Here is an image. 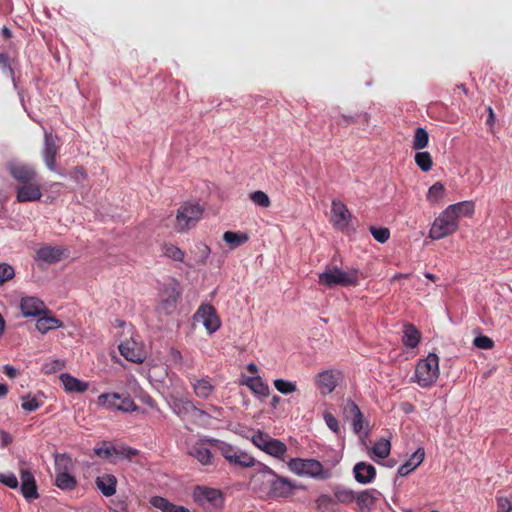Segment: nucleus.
<instances>
[{"label": "nucleus", "mask_w": 512, "mask_h": 512, "mask_svg": "<svg viewBox=\"0 0 512 512\" xmlns=\"http://www.w3.org/2000/svg\"><path fill=\"white\" fill-rule=\"evenodd\" d=\"M210 441L215 444V447L220 451L221 455L230 463L241 467H254L255 470L261 473L263 477L276 478L275 480H287L286 478L278 477L268 466L257 462L245 451L217 439H212Z\"/></svg>", "instance_id": "f257e3e1"}, {"label": "nucleus", "mask_w": 512, "mask_h": 512, "mask_svg": "<svg viewBox=\"0 0 512 512\" xmlns=\"http://www.w3.org/2000/svg\"><path fill=\"white\" fill-rule=\"evenodd\" d=\"M439 376V357L435 353H429L424 359H420L415 368L412 381L422 388L431 387Z\"/></svg>", "instance_id": "f03ea898"}, {"label": "nucleus", "mask_w": 512, "mask_h": 512, "mask_svg": "<svg viewBox=\"0 0 512 512\" xmlns=\"http://www.w3.org/2000/svg\"><path fill=\"white\" fill-rule=\"evenodd\" d=\"M289 469L300 477L330 478L333 475L316 459L294 458L288 462Z\"/></svg>", "instance_id": "7ed1b4c3"}, {"label": "nucleus", "mask_w": 512, "mask_h": 512, "mask_svg": "<svg viewBox=\"0 0 512 512\" xmlns=\"http://www.w3.org/2000/svg\"><path fill=\"white\" fill-rule=\"evenodd\" d=\"M358 282L359 277L356 270L346 272L337 266L328 267L319 274V283L328 288L334 286H355Z\"/></svg>", "instance_id": "20e7f679"}, {"label": "nucleus", "mask_w": 512, "mask_h": 512, "mask_svg": "<svg viewBox=\"0 0 512 512\" xmlns=\"http://www.w3.org/2000/svg\"><path fill=\"white\" fill-rule=\"evenodd\" d=\"M94 453L99 458L110 463H117L122 460H130L137 454V450L124 445L112 444L103 441L94 448Z\"/></svg>", "instance_id": "39448f33"}, {"label": "nucleus", "mask_w": 512, "mask_h": 512, "mask_svg": "<svg viewBox=\"0 0 512 512\" xmlns=\"http://www.w3.org/2000/svg\"><path fill=\"white\" fill-rule=\"evenodd\" d=\"M195 503L208 511H220L224 505L223 493L216 488L196 486L193 491Z\"/></svg>", "instance_id": "423d86ee"}, {"label": "nucleus", "mask_w": 512, "mask_h": 512, "mask_svg": "<svg viewBox=\"0 0 512 512\" xmlns=\"http://www.w3.org/2000/svg\"><path fill=\"white\" fill-rule=\"evenodd\" d=\"M97 404L109 410L130 413L138 410V406L128 393H102L97 398Z\"/></svg>", "instance_id": "0eeeda50"}, {"label": "nucleus", "mask_w": 512, "mask_h": 512, "mask_svg": "<svg viewBox=\"0 0 512 512\" xmlns=\"http://www.w3.org/2000/svg\"><path fill=\"white\" fill-rule=\"evenodd\" d=\"M202 213L203 209L198 203H184L177 211L175 230L183 233L191 229L201 219Z\"/></svg>", "instance_id": "6e6552de"}, {"label": "nucleus", "mask_w": 512, "mask_h": 512, "mask_svg": "<svg viewBox=\"0 0 512 512\" xmlns=\"http://www.w3.org/2000/svg\"><path fill=\"white\" fill-rule=\"evenodd\" d=\"M181 294L182 289L180 283L176 279H170L164 284L160 293V301L157 306V311L165 315L172 314Z\"/></svg>", "instance_id": "1a4fd4ad"}, {"label": "nucleus", "mask_w": 512, "mask_h": 512, "mask_svg": "<svg viewBox=\"0 0 512 512\" xmlns=\"http://www.w3.org/2000/svg\"><path fill=\"white\" fill-rule=\"evenodd\" d=\"M251 441L260 450L279 459H282L287 451V446L284 442L272 438L260 430L252 436Z\"/></svg>", "instance_id": "9d476101"}, {"label": "nucleus", "mask_w": 512, "mask_h": 512, "mask_svg": "<svg viewBox=\"0 0 512 512\" xmlns=\"http://www.w3.org/2000/svg\"><path fill=\"white\" fill-rule=\"evenodd\" d=\"M169 407L179 418L185 420L189 417H194L195 420H202V418H209V414L196 407L191 400L183 398H171L168 402Z\"/></svg>", "instance_id": "9b49d317"}, {"label": "nucleus", "mask_w": 512, "mask_h": 512, "mask_svg": "<svg viewBox=\"0 0 512 512\" xmlns=\"http://www.w3.org/2000/svg\"><path fill=\"white\" fill-rule=\"evenodd\" d=\"M458 229V222L455 216H452L444 210L433 222L429 231V236L433 240L442 239Z\"/></svg>", "instance_id": "f8f14e48"}, {"label": "nucleus", "mask_w": 512, "mask_h": 512, "mask_svg": "<svg viewBox=\"0 0 512 512\" xmlns=\"http://www.w3.org/2000/svg\"><path fill=\"white\" fill-rule=\"evenodd\" d=\"M6 169L19 185L37 180L38 174L34 165L13 159L6 163Z\"/></svg>", "instance_id": "ddd939ff"}, {"label": "nucleus", "mask_w": 512, "mask_h": 512, "mask_svg": "<svg viewBox=\"0 0 512 512\" xmlns=\"http://www.w3.org/2000/svg\"><path fill=\"white\" fill-rule=\"evenodd\" d=\"M268 489L261 493L262 499L286 498L293 494L296 489H306L304 485H295L294 482H261Z\"/></svg>", "instance_id": "4468645a"}, {"label": "nucleus", "mask_w": 512, "mask_h": 512, "mask_svg": "<svg viewBox=\"0 0 512 512\" xmlns=\"http://www.w3.org/2000/svg\"><path fill=\"white\" fill-rule=\"evenodd\" d=\"M57 141L58 137L56 135H53L51 132L45 131L42 157L46 167L53 172L57 171L56 156L59 151V145Z\"/></svg>", "instance_id": "2eb2a0df"}, {"label": "nucleus", "mask_w": 512, "mask_h": 512, "mask_svg": "<svg viewBox=\"0 0 512 512\" xmlns=\"http://www.w3.org/2000/svg\"><path fill=\"white\" fill-rule=\"evenodd\" d=\"M352 219V214L347 206L340 200H332L331 203V222L333 226L341 231L348 229Z\"/></svg>", "instance_id": "dca6fc26"}, {"label": "nucleus", "mask_w": 512, "mask_h": 512, "mask_svg": "<svg viewBox=\"0 0 512 512\" xmlns=\"http://www.w3.org/2000/svg\"><path fill=\"white\" fill-rule=\"evenodd\" d=\"M194 318L203 324L209 334L216 332L221 325L215 308L210 304H202L196 311Z\"/></svg>", "instance_id": "f3484780"}, {"label": "nucleus", "mask_w": 512, "mask_h": 512, "mask_svg": "<svg viewBox=\"0 0 512 512\" xmlns=\"http://www.w3.org/2000/svg\"><path fill=\"white\" fill-rule=\"evenodd\" d=\"M343 415L351 421L352 430L360 435L364 430V416L359 406L351 399L346 400L343 406Z\"/></svg>", "instance_id": "a211bd4d"}, {"label": "nucleus", "mask_w": 512, "mask_h": 512, "mask_svg": "<svg viewBox=\"0 0 512 512\" xmlns=\"http://www.w3.org/2000/svg\"><path fill=\"white\" fill-rule=\"evenodd\" d=\"M42 195L41 186L37 180L16 186V200L19 203L39 201Z\"/></svg>", "instance_id": "6ab92c4d"}, {"label": "nucleus", "mask_w": 512, "mask_h": 512, "mask_svg": "<svg viewBox=\"0 0 512 512\" xmlns=\"http://www.w3.org/2000/svg\"><path fill=\"white\" fill-rule=\"evenodd\" d=\"M315 383L322 395H328L338 384V374L332 370L322 371L316 375Z\"/></svg>", "instance_id": "aec40b11"}, {"label": "nucleus", "mask_w": 512, "mask_h": 512, "mask_svg": "<svg viewBox=\"0 0 512 512\" xmlns=\"http://www.w3.org/2000/svg\"><path fill=\"white\" fill-rule=\"evenodd\" d=\"M63 255V248L45 245L37 250L35 260L50 265L60 262Z\"/></svg>", "instance_id": "412c9836"}, {"label": "nucleus", "mask_w": 512, "mask_h": 512, "mask_svg": "<svg viewBox=\"0 0 512 512\" xmlns=\"http://www.w3.org/2000/svg\"><path fill=\"white\" fill-rule=\"evenodd\" d=\"M73 461L67 454H55V469L57 476L55 480H75L72 475Z\"/></svg>", "instance_id": "4be33fe9"}, {"label": "nucleus", "mask_w": 512, "mask_h": 512, "mask_svg": "<svg viewBox=\"0 0 512 512\" xmlns=\"http://www.w3.org/2000/svg\"><path fill=\"white\" fill-rule=\"evenodd\" d=\"M20 308L25 317L39 316L46 310L45 303L41 299L33 296L22 298Z\"/></svg>", "instance_id": "5701e85b"}, {"label": "nucleus", "mask_w": 512, "mask_h": 512, "mask_svg": "<svg viewBox=\"0 0 512 512\" xmlns=\"http://www.w3.org/2000/svg\"><path fill=\"white\" fill-rule=\"evenodd\" d=\"M425 458V451L423 448H418L415 452L411 454L408 460H406L397 471L398 476L406 477L412 471H414Z\"/></svg>", "instance_id": "b1692460"}, {"label": "nucleus", "mask_w": 512, "mask_h": 512, "mask_svg": "<svg viewBox=\"0 0 512 512\" xmlns=\"http://www.w3.org/2000/svg\"><path fill=\"white\" fill-rule=\"evenodd\" d=\"M210 440L211 439L201 440L189 448V455L197 459L203 465L210 464L212 460L211 451L206 446L207 442L215 446Z\"/></svg>", "instance_id": "393cba45"}, {"label": "nucleus", "mask_w": 512, "mask_h": 512, "mask_svg": "<svg viewBox=\"0 0 512 512\" xmlns=\"http://www.w3.org/2000/svg\"><path fill=\"white\" fill-rule=\"evenodd\" d=\"M190 384L193 388L194 394L202 399H207L214 391L215 387L209 377L204 378H190Z\"/></svg>", "instance_id": "a878e982"}, {"label": "nucleus", "mask_w": 512, "mask_h": 512, "mask_svg": "<svg viewBox=\"0 0 512 512\" xmlns=\"http://www.w3.org/2000/svg\"><path fill=\"white\" fill-rule=\"evenodd\" d=\"M60 380L64 386V389L69 393H83L88 389V383L83 382L69 373H62Z\"/></svg>", "instance_id": "bb28decb"}, {"label": "nucleus", "mask_w": 512, "mask_h": 512, "mask_svg": "<svg viewBox=\"0 0 512 512\" xmlns=\"http://www.w3.org/2000/svg\"><path fill=\"white\" fill-rule=\"evenodd\" d=\"M120 354L128 361L134 363H141L143 361V355L141 351L136 347V343L124 342L119 345Z\"/></svg>", "instance_id": "cd10ccee"}, {"label": "nucleus", "mask_w": 512, "mask_h": 512, "mask_svg": "<svg viewBox=\"0 0 512 512\" xmlns=\"http://www.w3.org/2000/svg\"><path fill=\"white\" fill-rule=\"evenodd\" d=\"M421 333L413 324H405L403 328L402 342L406 347L415 348L419 344Z\"/></svg>", "instance_id": "c85d7f7f"}, {"label": "nucleus", "mask_w": 512, "mask_h": 512, "mask_svg": "<svg viewBox=\"0 0 512 512\" xmlns=\"http://www.w3.org/2000/svg\"><path fill=\"white\" fill-rule=\"evenodd\" d=\"M452 216H455V219H458L461 216H471L474 212V203L472 201H463L456 204H452L445 209Z\"/></svg>", "instance_id": "c756f323"}, {"label": "nucleus", "mask_w": 512, "mask_h": 512, "mask_svg": "<svg viewBox=\"0 0 512 512\" xmlns=\"http://www.w3.org/2000/svg\"><path fill=\"white\" fill-rule=\"evenodd\" d=\"M150 503L153 507L161 510L162 512H190L189 509L184 506H178L169 502L166 498L160 496H154L150 499Z\"/></svg>", "instance_id": "7c9ffc66"}, {"label": "nucleus", "mask_w": 512, "mask_h": 512, "mask_svg": "<svg viewBox=\"0 0 512 512\" xmlns=\"http://www.w3.org/2000/svg\"><path fill=\"white\" fill-rule=\"evenodd\" d=\"M355 480H373L376 477V469L372 464L358 462L353 468Z\"/></svg>", "instance_id": "2f4dec72"}, {"label": "nucleus", "mask_w": 512, "mask_h": 512, "mask_svg": "<svg viewBox=\"0 0 512 512\" xmlns=\"http://www.w3.org/2000/svg\"><path fill=\"white\" fill-rule=\"evenodd\" d=\"M370 116L366 112L356 113L354 115H346L340 114L336 119L335 123L341 126H348L352 123L361 122L363 124H367L369 122Z\"/></svg>", "instance_id": "473e14b6"}, {"label": "nucleus", "mask_w": 512, "mask_h": 512, "mask_svg": "<svg viewBox=\"0 0 512 512\" xmlns=\"http://www.w3.org/2000/svg\"><path fill=\"white\" fill-rule=\"evenodd\" d=\"M246 385L253 391V393L261 397H267L270 393L269 386L264 383L259 376L248 378Z\"/></svg>", "instance_id": "72a5a7b5"}, {"label": "nucleus", "mask_w": 512, "mask_h": 512, "mask_svg": "<svg viewBox=\"0 0 512 512\" xmlns=\"http://www.w3.org/2000/svg\"><path fill=\"white\" fill-rule=\"evenodd\" d=\"M210 253V247L203 242L196 243L194 249L192 250L193 259L197 265L206 264Z\"/></svg>", "instance_id": "f704fd0d"}, {"label": "nucleus", "mask_w": 512, "mask_h": 512, "mask_svg": "<svg viewBox=\"0 0 512 512\" xmlns=\"http://www.w3.org/2000/svg\"><path fill=\"white\" fill-rule=\"evenodd\" d=\"M62 326V322L52 316L40 317L36 322V328L42 334L47 333L49 330L56 329Z\"/></svg>", "instance_id": "c9c22d12"}, {"label": "nucleus", "mask_w": 512, "mask_h": 512, "mask_svg": "<svg viewBox=\"0 0 512 512\" xmlns=\"http://www.w3.org/2000/svg\"><path fill=\"white\" fill-rule=\"evenodd\" d=\"M223 240L231 249H235L246 243L248 241V236L245 233L226 231L223 234Z\"/></svg>", "instance_id": "e433bc0d"}, {"label": "nucleus", "mask_w": 512, "mask_h": 512, "mask_svg": "<svg viewBox=\"0 0 512 512\" xmlns=\"http://www.w3.org/2000/svg\"><path fill=\"white\" fill-rule=\"evenodd\" d=\"M336 501L329 495L323 494L316 500V508L319 512H336Z\"/></svg>", "instance_id": "4c0bfd02"}, {"label": "nucleus", "mask_w": 512, "mask_h": 512, "mask_svg": "<svg viewBox=\"0 0 512 512\" xmlns=\"http://www.w3.org/2000/svg\"><path fill=\"white\" fill-rule=\"evenodd\" d=\"M428 141V132L423 127L416 128L413 137V148L415 150H421L428 145Z\"/></svg>", "instance_id": "58836bf2"}, {"label": "nucleus", "mask_w": 512, "mask_h": 512, "mask_svg": "<svg viewBox=\"0 0 512 512\" xmlns=\"http://www.w3.org/2000/svg\"><path fill=\"white\" fill-rule=\"evenodd\" d=\"M361 512H368L374 505L375 497L368 491L361 492L356 497Z\"/></svg>", "instance_id": "ea45409f"}, {"label": "nucleus", "mask_w": 512, "mask_h": 512, "mask_svg": "<svg viewBox=\"0 0 512 512\" xmlns=\"http://www.w3.org/2000/svg\"><path fill=\"white\" fill-rule=\"evenodd\" d=\"M20 490L28 502L39 498L36 482H21Z\"/></svg>", "instance_id": "a19ab883"}, {"label": "nucleus", "mask_w": 512, "mask_h": 512, "mask_svg": "<svg viewBox=\"0 0 512 512\" xmlns=\"http://www.w3.org/2000/svg\"><path fill=\"white\" fill-rule=\"evenodd\" d=\"M445 195V188L441 182L434 183L427 193V200L434 204L441 200Z\"/></svg>", "instance_id": "79ce46f5"}, {"label": "nucleus", "mask_w": 512, "mask_h": 512, "mask_svg": "<svg viewBox=\"0 0 512 512\" xmlns=\"http://www.w3.org/2000/svg\"><path fill=\"white\" fill-rule=\"evenodd\" d=\"M415 163L423 172L430 171L433 164L430 153L426 151L415 154Z\"/></svg>", "instance_id": "37998d69"}, {"label": "nucleus", "mask_w": 512, "mask_h": 512, "mask_svg": "<svg viewBox=\"0 0 512 512\" xmlns=\"http://www.w3.org/2000/svg\"><path fill=\"white\" fill-rule=\"evenodd\" d=\"M390 449V441L382 438L374 444V446L372 447V452L375 456L379 458H386L390 453Z\"/></svg>", "instance_id": "c03bdc74"}, {"label": "nucleus", "mask_w": 512, "mask_h": 512, "mask_svg": "<svg viewBox=\"0 0 512 512\" xmlns=\"http://www.w3.org/2000/svg\"><path fill=\"white\" fill-rule=\"evenodd\" d=\"M273 384L277 391L284 395L291 394L297 390V385L295 382L284 380L281 378L275 379Z\"/></svg>", "instance_id": "a18cd8bd"}, {"label": "nucleus", "mask_w": 512, "mask_h": 512, "mask_svg": "<svg viewBox=\"0 0 512 512\" xmlns=\"http://www.w3.org/2000/svg\"><path fill=\"white\" fill-rule=\"evenodd\" d=\"M162 252L166 257L174 261H183L185 256L184 252L173 244H164L162 247Z\"/></svg>", "instance_id": "49530a36"}, {"label": "nucleus", "mask_w": 512, "mask_h": 512, "mask_svg": "<svg viewBox=\"0 0 512 512\" xmlns=\"http://www.w3.org/2000/svg\"><path fill=\"white\" fill-rule=\"evenodd\" d=\"M370 233L372 234L373 238L378 241L379 243H385L388 241L390 237V231L386 227H374L371 226L369 228Z\"/></svg>", "instance_id": "de8ad7c7"}, {"label": "nucleus", "mask_w": 512, "mask_h": 512, "mask_svg": "<svg viewBox=\"0 0 512 512\" xmlns=\"http://www.w3.org/2000/svg\"><path fill=\"white\" fill-rule=\"evenodd\" d=\"M250 199L254 204L260 207L266 208L270 206V199L268 195L263 191L258 190L252 192L250 194Z\"/></svg>", "instance_id": "09e8293b"}, {"label": "nucleus", "mask_w": 512, "mask_h": 512, "mask_svg": "<svg viewBox=\"0 0 512 512\" xmlns=\"http://www.w3.org/2000/svg\"><path fill=\"white\" fill-rule=\"evenodd\" d=\"M334 495L336 503H350L355 499L354 492L347 489H337Z\"/></svg>", "instance_id": "8fccbe9b"}, {"label": "nucleus", "mask_w": 512, "mask_h": 512, "mask_svg": "<svg viewBox=\"0 0 512 512\" xmlns=\"http://www.w3.org/2000/svg\"><path fill=\"white\" fill-rule=\"evenodd\" d=\"M15 276V270L14 268L7 263H1L0 264V284H3L11 279H13Z\"/></svg>", "instance_id": "3c124183"}, {"label": "nucleus", "mask_w": 512, "mask_h": 512, "mask_svg": "<svg viewBox=\"0 0 512 512\" xmlns=\"http://www.w3.org/2000/svg\"><path fill=\"white\" fill-rule=\"evenodd\" d=\"M21 401V407L27 412L36 411L40 407V403L35 397L22 396Z\"/></svg>", "instance_id": "603ef678"}, {"label": "nucleus", "mask_w": 512, "mask_h": 512, "mask_svg": "<svg viewBox=\"0 0 512 512\" xmlns=\"http://www.w3.org/2000/svg\"><path fill=\"white\" fill-rule=\"evenodd\" d=\"M473 345L478 349L488 350L493 348L494 342L490 337L481 335L474 338Z\"/></svg>", "instance_id": "864d4df0"}, {"label": "nucleus", "mask_w": 512, "mask_h": 512, "mask_svg": "<svg viewBox=\"0 0 512 512\" xmlns=\"http://www.w3.org/2000/svg\"><path fill=\"white\" fill-rule=\"evenodd\" d=\"M0 67L4 71H7L8 75L11 77V79L13 81L14 86L16 87V79L14 76V70L12 69V67L10 65L9 57L7 54L1 53V52H0Z\"/></svg>", "instance_id": "5fc2aeb1"}, {"label": "nucleus", "mask_w": 512, "mask_h": 512, "mask_svg": "<svg viewBox=\"0 0 512 512\" xmlns=\"http://www.w3.org/2000/svg\"><path fill=\"white\" fill-rule=\"evenodd\" d=\"M324 421L328 428L335 434L340 433V426L338 420L329 412L323 414Z\"/></svg>", "instance_id": "6e6d98bb"}, {"label": "nucleus", "mask_w": 512, "mask_h": 512, "mask_svg": "<svg viewBox=\"0 0 512 512\" xmlns=\"http://www.w3.org/2000/svg\"><path fill=\"white\" fill-rule=\"evenodd\" d=\"M498 512H510L512 510V503L510 499L503 495H497Z\"/></svg>", "instance_id": "4d7b16f0"}, {"label": "nucleus", "mask_w": 512, "mask_h": 512, "mask_svg": "<svg viewBox=\"0 0 512 512\" xmlns=\"http://www.w3.org/2000/svg\"><path fill=\"white\" fill-rule=\"evenodd\" d=\"M96 484L105 496H112L116 492L117 482H96Z\"/></svg>", "instance_id": "13d9d810"}, {"label": "nucleus", "mask_w": 512, "mask_h": 512, "mask_svg": "<svg viewBox=\"0 0 512 512\" xmlns=\"http://www.w3.org/2000/svg\"><path fill=\"white\" fill-rule=\"evenodd\" d=\"M169 357L174 364H182L183 362V356L181 352L175 348L170 349Z\"/></svg>", "instance_id": "bf43d9fd"}, {"label": "nucleus", "mask_w": 512, "mask_h": 512, "mask_svg": "<svg viewBox=\"0 0 512 512\" xmlns=\"http://www.w3.org/2000/svg\"><path fill=\"white\" fill-rule=\"evenodd\" d=\"M63 491H71L76 488L77 482H54Z\"/></svg>", "instance_id": "052dcab7"}, {"label": "nucleus", "mask_w": 512, "mask_h": 512, "mask_svg": "<svg viewBox=\"0 0 512 512\" xmlns=\"http://www.w3.org/2000/svg\"><path fill=\"white\" fill-rule=\"evenodd\" d=\"M0 440L1 446L5 447L12 443L13 438L8 432L2 430L0 431Z\"/></svg>", "instance_id": "680f3d73"}, {"label": "nucleus", "mask_w": 512, "mask_h": 512, "mask_svg": "<svg viewBox=\"0 0 512 512\" xmlns=\"http://www.w3.org/2000/svg\"><path fill=\"white\" fill-rule=\"evenodd\" d=\"M3 373L7 377L13 379V378H15L17 376L18 371H17V369L15 367H13L11 365H4L3 366Z\"/></svg>", "instance_id": "e2e57ef3"}, {"label": "nucleus", "mask_w": 512, "mask_h": 512, "mask_svg": "<svg viewBox=\"0 0 512 512\" xmlns=\"http://www.w3.org/2000/svg\"><path fill=\"white\" fill-rule=\"evenodd\" d=\"M73 173H74V177H75L76 179H79L80 177H81V178H83V179H85V178H86V172H85L84 168H83V167H81V166H77V167H75V169H74V172H73Z\"/></svg>", "instance_id": "0e129e2a"}, {"label": "nucleus", "mask_w": 512, "mask_h": 512, "mask_svg": "<svg viewBox=\"0 0 512 512\" xmlns=\"http://www.w3.org/2000/svg\"><path fill=\"white\" fill-rule=\"evenodd\" d=\"M20 478H21L20 480H35L32 472L27 470V469H22L21 470V477Z\"/></svg>", "instance_id": "69168bd1"}, {"label": "nucleus", "mask_w": 512, "mask_h": 512, "mask_svg": "<svg viewBox=\"0 0 512 512\" xmlns=\"http://www.w3.org/2000/svg\"><path fill=\"white\" fill-rule=\"evenodd\" d=\"M111 512H127V508L123 503H118L114 507H109Z\"/></svg>", "instance_id": "338daca9"}, {"label": "nucleus", "mask_w": 512, "mask_h": 512, "mask_svg": "<svg viewBox=\"0 0 512 512\" xmlns=\"http://www.w3.org/2000/svg\"><path fill=\"white\" fill-rule=\"evenodd\" d=\"M144 401H145V403H146L148 406H150L152 409H156V410H158L157 404H156L155 400H154L152 397L147 396V397L145 398V400H144Z\"/></svg>", "instance_id": "774afa93"}]
</instances>
